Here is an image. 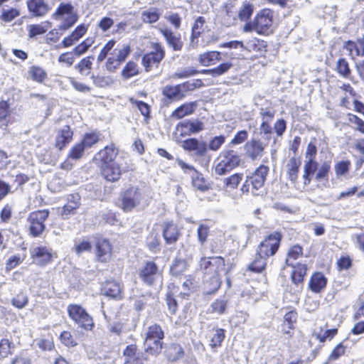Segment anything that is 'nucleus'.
I'll use <instances>...</instances> for the list:
<instances>
[{
  "label": "nucleus",
  "mask_w": 364,
  "mask_h": 364,
  "mask_svg": "<svg viewBox=\"0 0 364 364\" xmlns=\"http://www.w3.org/2000/svg\"><path fill=\"white\" fill-rule=\"evenodd\" d=\"M331 171V162L324 161L319 164L316 160H304L303 178L305 186L310 184L312 176L316 173L315 179L318 181L328 180Z\"/></svg>",
  "instance_id": "f257e3e1"
},
{
  "label": "nucleus",
  "mask_w": 364,
  "mask_h": 364,
  "mask_svg": "<svg viewBox=\"0 0 364 364\" xmlns=\"http://www.w3.org/2000/svg\"><path fill=\"white\" fill-rule=\"evenodd\" d=\"M273 12L268 9L261 10L252 22L247 23L245 32L255 31L261 35H269L273 31Z\"/></svg>",
  "instance_id": "f03ea898"
},
{
  "label": "nucleus",
  "mask_w": 364,
  "mask_h": 364,
  "mask_svg": "<svg viewBox=\"0 0 364 364\" xmlns=\"http://www.w3.org/2000/svg\"><path fill=\"white\" fill-rule=\"evenodd\" d=\"M241 159L237 152L232 149L223 150L215 161V172L223 176L240 166Z\"/></svg>",
  "instance_id": "7ed1b4c3"
},
{
  "label": "nucleus",
  "mask_w": 364,
  "mask_h": 364,
  "mask_svg": "<svg viewBox=\"0 0 364 364\" xmlns=\"http://www.w3.org/2000/svg\"><path fill=\"white\" fill-rule=\"evenodd\" d=\"M164 338V332L159 325L154 323L150 326L144 341L145 351L154 355L159 354L163 348Z\"/></svg>",
  "instance_id": "20e7f679"
},
{
  "label": "nucleus",
  "mask_w": 364,
  "mask_h": 364,
  "mask_svg": "<svg viewBox=\"0 0 364 364\" xmlns=\"http://www.w3.org/2000/svg\"><path fill=\"white\" fill-rule=\"evenodd\" d=\"M145 193L143 189L131 186L121 194L120 208L126 213L131 212L144 200Z\"/></svg>",
  "instance_id": "39448f33"
},
{
  "label": "nucleus",
  "mask_w": 364,
  "mask_h": 364,
  "mask_svg": "<svg viewBox=\"0 0 364 364\" xmlns=\"http://www.w3.org/2000/svg\"><path fill=\"white\" fill-rule=\"evenodd\" d=\"M55 20H63L59 28L66 31L72 27L78 20V15L71 4L61 3L52 15Z\"/></svg>",
  "instance_id": "423d86ee"
},
{
  "label": "nucleus",
  "mask_w": 364,
  "mask_h": 364,
  "mask_svg": "<svg viewBox=\"0 0 364 364\" xmlns=\"http://www.w3.org/2000/svg\"><path fill=\"white\" fill-rule=\"evenodd\" d=\"M47 209L31 212L28 218L29 232L33 237L40 236L46 229L45 221L49 216Z\"/></svg>",
  "instance_id": "0eeeda50"
},
{
  "label": "nucleus",
  "mask_w": 364,
  "mask_h": 364,
  "mask_svg": "<svg viewBox=\"0 0 364 364\" xmlns=\"http://www.w3.org/2000/svg\"><path fill=\"white\" fill-rule=\"evenodd\" d=\"M282 235L279 232H274L265 237L257 248V254L269 257L276 254L280 246Z\"/></svg>",
  "instance_id": "6e6552de"
},
{
  "label": "nucleus",
  "mask_w": 364,
  "mask_h": 364,
  "mask_svg": "<svg viewBox=\"0 0 364 364\" xmlns=\"http://www.w3.org/2000/svg\"><path fill=\"white\" fill-rule=\"evenodd\" d=\"M69 316L80 327L92 330L94 326L92 318L80 305L70 304L68 306Z\"/></svg>",
  "instance_id": "1a4fd4ad"
},
{
  "label": "nucleus",
  "mask_w": 364,
  "mask_h": 364,
  "mask_svg": "<svg viewBox=\"0 0 364 364\" xmlns=\"http://www.w3.org/2000/svg\"><path fill=\"white\" fill-rule=\"evenodd\" d=\"M131 49L128 45H124L119 49H114L112 56H108L105 62V68L109 73H114L130 54Z\"/></svg>",
  "instance_id": "9d476101"
},
{
  "label": "nucleus",
  "mask_w": 364,
  "mask_h": 364,
  "mask_svg": "<svg viewBox=\"0 0 364 364\" xmlns=\"http://www.w3.org/2000/svg\"><path fill=\"white\" fill-rule=\"evenodd\" d=\"M200 268L206 274L218 275L225 269V260L222 257H202Z\"/></svg>",
  "instance_id": "9b49d317"
},
{
  "label": "nucleus",
  "mask_w": 364,
  "mask_h": 364,
  "mask_svg": "<svg viewBox=\"0 0 364 364\" xmlns=\"http://www.w3.org/2000/svg\"><path fill=\"white\" fill-rule=\"evenodd\" d=\"M153 48L154 51L145 54L142 58L141 63L146 72L151 70L154 66L158 67L165 56V50L161 44L154 43Z\"/></svg>",
  "instance_id": "f8f14e48"
},
{
  "label": "nucleus",
  "mask_w": 364,
  "mask_h": 364,
  "mask_svg": "<svg viewBox=\"0 0 364 364\" xmlns=\"http://www.w3.org/2000/svg\"><path fill=\"white\" fill-rule=\"evenodd\" d=\"M268 172V166L260 165L250 176L247 177L252 185V193L254 196L262 194V191L260 189L264 186Z\"/></svg>",
  "instance_id": "ddd939ff"
},
{
  "label": "nucleus",
  "mask_w": 364,
  "mask_h": 364,
  "mask_svg": "<svg viewBox=\"0 0 364 364\" xmlns=\"http://www.w3.org/2000/svg\"><path fill=\"white\" fill-rule=\"evenodd\" d=\"M268 143L259 139H252L245 145L247 156L252 160L259 159L262 157Z\"/></svg>",
  "instance_id": "4468645a"
},
{
  "label": "nucleus",
  "mask_w": 364,
  "mask_h": 364,
  "mask_svg": "<svg viewBox=\"0 0 364 364\" xmlns=\"http://www.w3.org/2000/svg\"><path fill=\"white\" fill-rule=\"evenodd\" d=\"M182 147L188 151H193L196 156H203L208 151L207 144L205 141H199L196 138H190L184 140Z\"/></svg>",
  "instance_id": "2eb2a0df"
},
{
  "label": "nucleus",
  "mask_w": 364,
  "mask_h": 364,
  "mask_svg": "<svg viewBox=\"0 0 364 364\" xmlns=\"http://www.w3.org/2000/svg\"><path fill=\"white\" fill-rule=\"evenodd\" d=\"M96 257L101 262H107L112 257V245L107 239H99L96 242Z\"/></svg>",
  "instance_id": "dca6fc26"
},
{
  "label": "nucleus",
  "mask_w": 364,
  "mask_h": 364,
  "mask_svg": "<svg viewBox=\"0 0 364 364\" xmlns=\"http://www.w3.org/2000/svg\"><path fill=\"white\" fill-rule=\"evenodd\" d=\"M140 277L144 282L151 285L160 277L156 264L153 262H146L141 271Z\"/></svg>",
  "instance_id": "f3484780"
},
{
  "label": "nucleus",
  "mask_w": 364,
  "mask_h": 364,
  "mask_svg": "<svg viewBox=\"0 0 364 364\" xmlns=\"http://www.w3.org/2000/svg\"><path fill=\"white\" fill-rule=\"evenodd\" d=\"M117 151L113 146H107L100 150L94 157V160L100 165H107L114 162Z\"/></svg>",
  "instance_id": "a211bd4d"
},
{
  "label": "nucleus",
  "mask_w": 364,
  "mask_h": 364,
  "mask_svg": "<svg viewBox=\"0 0 364 364\" xmlns=\"http://www.w3.org/2000/svg\"><path fill=\"white\" fill-rule=\"evenodd\" d=\"M102 174L109 181H117L122 174V168L117 162H112L107 165H100Z\"/></svg>",
  "instance_id": "6ab92c4d"
},
{
  "label": "nucleus",
  "mask_w": 364,
  "mask_h": 364,
  "mask_svg": "<svg viewBox=\"0 0 364 364\" xmlns=\"http://www.w3.org/2000/svg\"><path fill=\"white\" fill-rule=\"evenodd\" d=\"M181 231L178 225L172 221L166 222L164 225L163 236L168 245L174 244L178 240Z\"/></svg>",
  "instance_id": "aec40b11"
},
{
  "label": "nucleus",
  "mask_w": 364,
  "mask_h": 364,
  "mask_svg": "<svg viewBox=\"0 0 364 364\" xmlns=\"http://www.w3.org/2000/svg\"><path fill=\"white\" fill-rule=\"evenodd\" d=\"M159 31L165 38L167 44L173 50L178 51L182 49L183 43L181 40L180 34L176 35L171 29L167 28H159Z\"/></svg>",
  "instance_id": "412c9836"
},
{
  "label": "nucleus",
  "mask_w": 364,
  "mask_h": 364,
  "mask_svg": "<svg viewBox=\"0 0 364 364\" xmlns=\"http://www.w3.org/2000/svg\"><path fill=\"white\" fill-rule=\"evenodd\" d=\"M34 262L41 266H44L52 260L50 250L46 247H37L32 251Z\"/></svg>",
  "instance_id": "4be33fe9"
},
{
  "label": "nucleus",
  "mask_w": 364,
  "mask_h": 364,
  "mask_svg": "<svg viewBox=\"0 0 364 364\" xmlns=\"http://www.w3.org/2000/svg\"><path fill=\"white\" fill-rule=\"evenodd\" d=\"M80 196L78 193L70 194L68 196V203L63 207L61 217L63 219H67L70 214H73L75 210L79 208Z\"/></svg>",
  "instance_id": "5701e85b"
},
{
  "label": "nucleus",
  "mask_w": 364,
  "mask_h": 364,
  "mask_svg": "<svg viewBox=\"0 0 364 364\" xmlns=\"http://www.w3.org/2000/svg\"><path fill=\"white\" fill-rule=\"evenodd\" d=\"M73 133L68 125L60 128L56 135L55 146L60 150L63 149L73 139Z\"/></svg>",
  "instance_id": "b1692460"
},
{
  "label": "nucleus",
  "mask_w": 364,
  "mask_h": 364,
  "mask_svg": "<svg viewBox=\"0 0 364 364\" xmlns=\"http://www.w3.org/2000/svg\"><path fill=\"white\" fill-rule=\"evenodd\" d=\"M102 294L113 299L122 298V289L120 285L114 281H109L104 284L102 288Z\"/></svg>",
  "instance_id": "393cba45"
},
{
  "label": "nucleus",
  "mask_w": 364,
  "mask_h": 364,
  "mask_svg": "<svg viewBox=\"0 0 364 364\" xmlns=\"http://www.w3.org/2000/svg\"><path fill=\"white\" fill-rule=\"evenodd\" d=\"M300 166V159L295 156L290 158L286 166L288 178L293 183L297 182Z\"/></svg>",
  "instance_id": "a878e982"
},
{
  "label": "nucleus",
  "mask_w": 364,
  "mask_h": 364,
  "mask_svg": "<svg viewBox=\"0 0 364 364\" xmlns=\"http://www.w3.org/2000/svg\"><path fill=\"white\" fill-rule=\"evenodd\" d=\"M27 5L29 11L36 16H43L48 13L50 9L44 0H28Z\"/></svg>",
  "instance_id": "bb28decb"
},
{
  "label": "nucleus",
  "mask_w": 364,
  "mask_h": 364,
  "mask_svg": "<svg viewBox=\"0 0 364 364\" xmlns=\"http://www.w3.org/2000/svg\"><path fill=\"white\" fill-rule=\"evenodd\" d=\"M162 94L171 102L179 101L185 97L179 85L165 86L162 90Z\"/></svg>",
  "instance_id": "cd10ccee"
},
{
  "label": "nucleus",
  "mask_w": 364,
  "mask_h": 364,
  "mask_svg": "<svg viewBox=\"0 0 364 364\" xmlns=\"http://www.w3.org/2000/svg\"><path fill=\"white\" fill-rule=\"evenodd\" d=\"M221 60V53L219 51H208L198 56V62L203 66H211Z\"/></svg>",
  "instance_id": "c85d7f7f"
},
{
  "label": "nucleus",
  "mask_w": 364,
  "mask_h": 364,
  "mask_svg": "<svg viewBox=\"0 0 364 364\" xmlns=\"http://www.w3.org/2000/svg\"><path fill=\"white\" fill-rule=\"evenodd\" d=\"M233 67V63L231 61H227L220 63L218 66L212 69H205L200 71L202 74L210 75L216 77L225 75Z\"/></svg>",
  "instance_id": "c756f323"
},
{
  "label": "nucleus",
  "mask_w": 364,
  "mask_h": 364,
  "mask_svg": "<svg viewBox=\"0 0 364 364\" xmlns=\"http://www.w3.org/2000/svg\"><path fill=\"white\" fill-rule=\"evenodd\" d=\"M326 277L321 272H316L311 278L309 287L312 291L318 293L326 287Z\"/></svg>",
  "instance_id": "7c9ffc66"
},
{
  "label": "nucleus",
  "mask_w": 364,
  "mask_h": 364,
  "mask_svg": "<svg viewBox=\"0 0 364 364\" xmlns=\"http://www.w3.org/2000/svg\"><path fill=\"white\" fill-rule=\"evenodd\" d=\"M291 267H293V271L291 274L292 282L296 285L301 284L304 281L305 275L306 274V264L296 263Z\"/></svg>",
  "instance_id": "2f4dec72"
},
{
  "label": "nucleus",
  "mask_w": 364,
  "mask_h": 364,
  "mask_svg": "<svg viewBox=\"0 0 364 364\" xmlns=\"http://www.w3.org/2000/svg\"><path fill=\"white\" fill-rule=\"evenodd\" d=\"M195 107V102L183 104L172 112L171 117L176 119H182L183 117L193 113Z\"/></svg>",
  "instance_id": "473e14b6"
},
{
  "label": "nucleus",
  "mask_w": 364,
  "mask_h": 364,
  "mask_svg": "<svg viewBox=\"0 0 364 364\" xmlns=\"http://www.w3.org/2000/svg\"><path fill=\"white\" fill-rule=\"evenodd\" d=\"M27 75L28 78L40 83H42L47 78V73L45 70L38 65L30 67Z\"/></svg>",
  "instance_id": "72a5a7b5"
},
{
  "label": "nucleus",
  "mask_w": 364,
  "mask_h": 364,
  "mask_svg": "<svg viewBox=\"0 0 364 364\" xmlns=\"http://www.w3.org/2000/svg\"><path fill=\"white\" fill-rule=\"evenodd\" d=\"M346 48L349 50L352 58L364 56V36L359 38L356 43L349 41Z\"/></svg>",
  "instance_id": "f704fd0d"
},
{
  "label": "nucleus",
  "mask_w": 364,
  "mask_h": 364,
  "mask_svg": "<svg viewBox=\"0 0 364 364\" xmlns=\"http://www.w3.org/2000/svg\"><path fill=\"white\" fill-rule=\"evenodd\" d=\"M165 354L168 360L174 362L182 358L183 350L178 344H171L166 348Z\"/></svg>",
  "instance_id": "c9c22d12"
},
{
  "label": "nucleus",
  "mask_w": 364,
  "mask_h": 364,
  "mask_svg": "<svg viewBox=\"0 0 364 364\" xmlns=\"http://www.w3.org/2000/svg\"><path fill=\"white\" fill-rule=\"evenodd\" d=\"M297 318V314L294 311H289L284 316V321L282 325V331L285 334H289L294 328V323Z\"/></svg>",
  "instance_id": "e433bc0d"
},
{
  "label": "nucleus",
  "mask_w": 364,
  "mask_h": 364,
  "mask_svg": "<svg viewBox=\"0 0 364 364\" xmlns=\"http://www.w3.org/2000/svg\"><path fill=\"white\" fill-rule=\"evenodd\" d=\"M267 258L266 256L257 253L255 259L250 263L248 269L254 272H262L266 267Z\"/></svg>",
  "instance_id": "4c0bfd02"
},
{
  "label": "nucleus",
  "mask_w": 364,
  "mask_h": 364,
  "mask_svg": "<svg viewBox=\"0 0 364 364\" xmlns=\"http://www.w3.org/2000/svg\"><path fill=\"white\" fill-rule=\"evenodd\" d=\"M303 255V249L301 246L296 245L291 247L287 253L286 264L288 266H294L296 264L295 262Z\"/></svg>",
  "instance_id": "58836bf2"
},
{
  "label": "nucleus",
  "mask_w": 364,
  "mask_h": 364,
  "mask_svg": "<svg viewBox=\"0 0 364 364\" xmlns=\"http://www.w3.org/2000/svg\"><path fill=\"white\" fill-rule=\"evenodd\" d=\"M161 14L156 8H149L143 11L141 14V18L143 22L146 23H152L156 22L160 18Z\"/></svg>",
  "instance_id": "ea45409f"
},
{
  "label": "nucleus",
  "mask_w": 364,
  "mask_h": 364,
  "mask_svg": "<svg viewBox=\"0 0 364 364\" xmlns=\"http://www.w3.org/2000/svg\"><path fill=\"white\" fill-rule=\"evenodd\" d=\"M190 173L192 178V185L194 188L201 191H205L208 189V186L200 173L194 170L193 173Z\"/></svg>",
  "instance_id": "a19ab883"
},
{
  "label": "nucleus",
  "mask_w": 364,
  "mask_h": 364,
  "mask_svg": "<svg viewBox=\"0 0 364 364\" xmlns=\"http://www.w3.org/2000/svg\"><path fill=\"white\" fill-rule=\"evenodd\" d=\"M178 126L187 129L190 133H198L203 129V124L198 120H186L181 122Z\"/></svg>",
  "instance_id": "79ce46f5"
},
{
  "label": "nucleus",
  "mask_w": 364,
  "mask_h": 364,
  "mask_svg": "<svg viewBox=\"0 0 364 364\" xmlns=\"http://www.w3.org/2000/svg\"><path fill=\"white\" fill-rule=\"evenodd\" d=\"M115 43L116 42L114 40H110L104 46L97 57V63H101L106 59L107 55L112 56V53L113 52V48Z\"/></svg>",
  "instance_id": "37998d69"
},
{
  "label": "nucleus",
  "mask_w": 364,
  "mask_h": 364,
  "mask_svg": "<svg viewBox=\"0 0 364 364\" xmlns=\"http://www.w3.org/2000/svg\"><path fill=\"white\" fill-rule=\"evenodd\" d=\"M139 74L138 65L133 61L128 62L122 71V76L124 79H129Z\"/></svg>",
  "instance_id": "c03bdc74"
},
{
  "label": "nucleus",
  "mask_w": 364,
  "mask_h": 364,
  "mask_svg": "<svg viewBox=\"0 0 364 364\" xmlns=\"http://www.w3.org/2000/svg\"><path fill=\"white\" fill-rule=\"evenodd\" d=\"M205 23V18L199 16L194 22L192 27L191 41L193 43L195 39H198L201 32L203 31V25Z\"/></svg>",
  "instance_id": "a18cd8bd"
},
{
  "label": "nucleus",
  "mask_w": 364,
  "mask_h": 364,
  "mask_svg": "<svg viewBox=\"0 0 364 364\" xmlns=\"http://www.w3.org/2000/svg\"><path fill=\"white\" fill-rule=\"evenodd\" d=\"M93 59V56H88L87 58H84L79 62L76 68L78 69L81 75H88L90 74L92 65V60Z\"/></svg>",
  "instance_id": "49530a36"
},
{
  "label": "nucleus",
  "mask_w": 364,
  "mask_h": 364,
  "mask_svg": "<svg viewBox=\"0 0 364 364\" xmlns=\"http://www.w3.org/2000/svg\"><path fill=\"white\" fill-rule=\"evenodd\" d=\"M336 70L341 76L345 78H348L351 73L348 63L345 58H339L338 60Z\"/></svg>",
  "instance_id": "de8ad7c7"
},
{
  "label": "nucleus",
  "mask_w": 364,
  "mask_h": 364,
  "mask_svg": "<svg viewBox=\"0 0 364 364\" xmlns=\"http://www.w3.org/2000/svg\"><path fill=\"white\" fill-rule=\"evenodd\" d=\"M14 348V344L7 338H2L0 341V357L7 358L12 353Z\"/></svg>",
  "instance_id": "09e8293b"
},
{
  "label": "nucleus",
  "mask_w": 364,
  "mask_h": 364,
  "mask_svg": "<svg viewBox=\"0 0 364 364\" xmlns=\"http://www.w3.org/2000/svg\"><path fill=\"white\" fill-rule=\"evenodd\" d=\"M218 275L210 276V281L205 283V293L211 294L218 290L220 287L221 282L218 277Z\"/></svg>",
  "instance_id": "8fccbe9b"
},
{
  "label": "nucleus",
  "mask_w": 364,
  "mask_h": 364,
  "mask_svg": "<svg viewBox=\"0 0 364 364\" xmlns=\"http://www.w3.org/2000/svg\"><path fill=\"white\" fill-rule=\"evenodd\" d=\"M253 13V5L247 1H245L239 11L238 17L241 21H247Z\"/></svg>",
  "instance_id": "3c124183"
},
{
  "label": "nucleus",
  "mask_w": 364,
  "mask_h": 364,
  "mask_svg": "<svg viewBox=\"0 0 364 364\" xmlns=\"http://www.w3.org/2000/svg\"><path fill=\"white\" fill-rule=\"evenodd\" d=\"M243 178V173H235L224 179L226 187L235 189L237 188Z\"/></svg>",
  "instance_id": "603ef678"
},
{
  "label": "nucleus",
  "mask_w": 364,
  "mask_h": 364,
  "mask_svg": "<svg viewBox=\"0 0 364 364\" xmlns=\"http://www.w3.org/2000/svg\"><path fill=\"white\" fill-rule=\"evenodd\" d=\"M91 78L93 80V83L100 87H106L110 86L113 83V80L109 76H101L92 75Z\"/></svg>",
  "instance_id": "864d4df0"
},
{
  "label": "nucleus",
  "mask_w": 364,
  "mask_h": 364,
  "mask_svg": "<svg viewBox=\"0 0 364 364\" xmlns=\"http://www.w3.org/2000/svg\"><path fill=\"white\" fill-rule=\"evenodd\" d=\"M186 268L187 264L184 259H176L171 267V272L173 275L178 276L182 274Z\"/></svg>",
  "instance_id": "5fc2aeb1"
},
{
  "label": "nucleus",
  "mask_w": 364,
  "mask_h": 364,
  "mask_svg": "<svg viewBox=\"0 0 364 364\" xmlns=\"http://www.w3.org/2000/svg\"><path fill=\"white\" fill-rule=\"evenodd\" d=\"M210 228L208 225L200 223L197 230L198 240L200 244L203 246L207 241L209 235Z\"/></svg>",
  "instance_id": "6e6d98bb"
},
{
  "label": "nucleus",
  "mask_w": 364,
  "mask_h": 364,
  "mask_svg": "<svg viewBox=\"0 0 364 364\" xmlns=\"http://www.w3.org/2000/svg\"><path fill=\"white\" fill-rule=\"evenodd\" d=\"M350 161H341L338 162L334 167L336 174L337 177H341L345 176L350 168Z\"/></svg>",
  "instance_id": "4d7b16f0"
},
{
  "label": "nucleus",
  "mask_w": 364,
  "mask_h": 364,
  "mask_svg": "<svg viewBox=\"0 0 364 364\" xmlns=\"http://www.w3.org/2000/svg\"><path fill=\"white\" fill-rule=\"evenodd\" d=\"M269 123L270 122H262L259 128V134L262 136L264 141L267 143H269V140L271 139L272 134V129L269 125Z\"/></svg>",
  "instance_id": "13d9d810"
},
{
  "label": "nucleus",
  "mask_w": 364,
  "mask_h": 364,
  "mask_svg": "<svg viewBox=\"0 0 364 364\" xmlns=\"http://www.w3.org/2000/svg\"><path fill=\"white\" fill-rule=\"evenodd\" d=\"M72 250L77 255H80L82 253L85 252H90L92 250V245L90 242L86 240L75 242V245Z\"/></svg>",
  "instance_id": "bf43d9fd"
},
{
  "label": "nucleus",
  "mask_w": 364,
  "mask_h": 364,
  "mask_svg": "<svg viewBox=\"0 0 364 364\" xmlns=\"http://www.w3.org/2000/svg\"><path fill=\"white\" fill-rule=\"evenodd\" d=\"M9 116V105L6 102H0V127H6L8 124L7 117Z\"/></svg>",
  "instance_id": "052dcab7"
},
{
  "label": "nucleus",
  "mask_w": 364,
  "mask_h": 364,
  "mask_svg": "<svg viewBox=\"0 0 364 364\" xmlns=\"http://www.w3.org/2000/svg\"><path fill=\"white\" fill-rule=\"evenodd\" d=\"M49 28V23H46L45 24H37V25H32L31 26L30 30H29V36L30 37H34L38 35L43 34L46 33Z\"/></svg>",
  "instance_id": "680f3d73"
},
{
  "label": "nucleus",
  "mask_w": 364,
  "mask_h": 364,
  "mask_svg": "<svg viewBox=\"0 0 364 364\" xmlns=\"http://www.w3.org/2000/svg\"><path fill=\"white\" fill-rule=\"evenodd\" d=\"M225 338L224 330L218 328L213 336L210 340V346L212 348L220 346Z\"/></svg>",
  "instance_id": "e2e57ef3"
},
{
  "label": "nucleus",
  "mask_w": 364,
  "mask_h": 364,
  "mask_svg": "<svg viewBox=\"0 0 364 364\" xmlns=\"http://www.w3.org/2000/svg\"><path fill=\"white\" fill-rule=\"evenodd\" d=\"M210 306L213 313L223 314L226 310L227 301L223 299H216L214 302L212 303Z\"/></svg>",
  "instance_id": "0e129e2a"
},
{
  "label": "nucleus",
  "mask_w": 364,
  "mask_h": 364,
  "mask_svg": "<svg viewBox=\"0 0 364 364\" xmlns=\"http://www.w3.org/2000/svg\"><path fill=\"white\" fill-rule=\"evenodd\" d=\"M225 141V136L220 135L213 137L209 142L208 147L211 151H218Z\"/></svg>",
  "instance_id": "69168bd1"
},
{
  "label": "nucleus",
  "mask_w": 364,
  "mask_h": 364,
  "mask_svg": "<svg viewBox=\"0 0 364 364\" xmlns=\"http://www.w3.org/2000/svg\"><path fill=\"white\" fill-rule=\"evenodd\" d=\"M259 115L262 117V122H270L275 115V111L272 108H264L259 109Z\"/></svg>",
  "instance_id": "338daca9"
},
{
  "label": "nucleus",
  "mask_w": 364,
  "mask_h": 364,
  "mask_svg": "<svg viewBox=\"0 0 364 364\" xmlns=\"http://www.w3.org/2000/svg\"><path fill=\"white\" fill-rule=\"evenodd\" d=\"M248 137V132L246 130H241L238 132L231 141L229 146H235L243 143Z\"/></svg>",
  "instance_id": "774afa93"
}]
</instances>
